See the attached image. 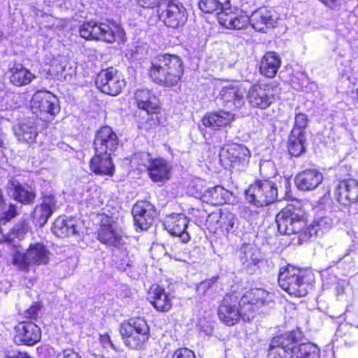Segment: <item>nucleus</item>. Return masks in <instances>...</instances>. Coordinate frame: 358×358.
<instances>
[{
  "label": "nucleus",
  "mask_w": 358,
  "mask_h": 358,
  "mask_svg": "<svg viewBox=\"0 0 358 358\" xmlns=\"http://www.w3.org/2000/svg\"><path fill=\"white\" fill-rule=\"evenodd\" d=\"M236 10V13H222L220 16V24L227 29H241L250 22L256 31H265L268 28L274 27L278 20L277 13L266 8L256 10L250 17L245 12Z\"/></svg>",
  "instance_id": "obj_1"
},
{
  "label": "nucleus",
  "mask_w": 358,
  "mask_h": 358,
  "mask_svg": "<svg viewBox=\"0 0 358 358\" xmlns=\"http://www.w3.org/2000/svg\"><path fill=\"white\" fill-rule=\"evenodd\" d=\"M183 62L176 55L164 54L155 57L149 70L152 80L159 85H176L183 74Z\"/></svg>",
  "instance_id": "obj_2"
},
{
  "label": "nucleus",
  "mask_w": 358,
  "mask_h": 358,
  "mask_svg": "<svg viewBox=\"0 0 358 358\" xmlns=\"http://www.w3.org/2000/svg\"><path fill=\"white\" fill-rule=\"evenodd\" d=\"M314 275L310 271L292 266L281 268L278 275L280 287L289 294L297 297L306 296L313 287Z\"/></svg>",
  "instance_id": "obj_3"
},
{
  "label": "nucleus",
  "mask_w": 358,
  "mask_h": 358,
  "mask_svg": "<svg viewBox=\"0 0 358 358\" xmlns=\"http://www.w3.org/2000/svg\"><path fill=\"white\" fill-rule=\"evenodd\" d=\"M80 35L86 40L103 41L112 43L116 41L124 42L125 32L123 28L116 23L109 22L83 23L79 29Z\"/></svg>",
  "instance_id": "obj_4"
},
{
  "label": "nucleus",
  "mask_w": 358,
  "mask_h": 358,
  "mask_svg": "<svg viewBox=\"0 0 358 358\" xmlns=\"http://www.w3.org/2000/svg\"><path fill=\"white\" fill-rule=\"evenodd\" d=\"M278 231L282 234H301L306 227V221L301 211L292 205L282 208L276 215Z\"/></svg>",
  "instance_id": "obj_5"
},
{
  "label": "nucleus",
  "mask_w": 358,
  "mask_h": 358,
  "mask_svg": "<svg viewBox=\"0 0 358 358\" xmlns=\"http://www.w3.org/2000/svg\"><path fill=\"white\" fill-rule=\"evenodd\" d=\"M278 195L276 184L268 180H259L250 185L245 190L246 200L258 207L273 203L277 199Z\"/></svg>",
  "instance_id": "obj_6"
},
{
  "label": "nucleus",
  "mask_w": 358,
  "mask_h": 358,
  "mask_svg": "<svg viewBox=\"0 0 358 358\" xmlns=\"http://www.w3.org/2000/svg\"><path fill=\"white\" fill-rule=\"evenodd\" d=\"M280 93V88L278 84L272 81L251 87L248 92L247 99L252 106L264 109L275 101Z\"/></svg>",
  "instance_id": "obj_7"
},
{
  "label": "nucleus",
  "mask_w": 358,
  "mask_h": 358,
  "mask_svg": "<svg viewBox=\"0 0 358 358\" xmlns=\"http://www.w3.org/2000/svg\"><path fill=\"white\" fill-rule=\"evenodd\" d=\"M31 110L41 119L48 121L60 110L56 96L48 91H37L30 101Z\"/></svg>",
  "instance_id": "obj_8"
},
{
  "label": "nucleus",
  "mask_w": 358,
  "mask_h": 358,
  "mask_svg": "<svg viewBox=\"0 0 358 358\" xmlns=\"http://www.w3.org/2000/svg\"><path fill=\"white\" fill-rule=\"evenodd\" d=\"M273 301V294L262 288H255L247 291L239 301V306L245 308L244 321L254 318L259 308L268 306Z\"/></svg>",
  "instance_id": "obj_9"
},
{
  "label": "nucleus",
  "mask_w": 358,
  "mask_h": 358,
  "mask_svg": "<svg viewBox=\"0 0 358 358\" xmlns=\"http://www.w3.org/2000/svg\"><path fill=\"white\" fill-rule=\"evenodd\" d=\"M49 255L43 245L36 243L31 245L26 253L17 250L13 255V264L20 270H27L31 265L48 264Z\"/></svg>",
  "instance_id": "obj_10"
},
{
  "label": "nucleus",
  "mask_w": 358,
  "mask_h": 358,
  "mask_svg": "<svg viewBox=\"0 0 358 358\" xmlns=\"http://www.w3.org/2000/svg\"><path fill=\"white\" fill-rule=\"evenodd\" d=\"M160 19L169 27L176 29L182 26L187 19L186 9L181 3L173 0H166L163 6L158 8Z\"/></svg>",
  "instance_id": "obj_11"
},
{
  "label": "nucleus",
  "mask_w": 358,
  "mask_h": 358,
  "mask_svg": "<svg viewBox=\"0 0 358 358\" xmlns=\"http://www.w3.org/2000/svg\"><path fill=\"white\" fill-rule=\"evenodd\" d=\"M97 87L106 94L115 96L125 85L124 80L118 71L113 67L101 70L96 78Z\"/></svg>",
  "instance_id": "obj_12"
},
{
  "label": "nucleus",
  "mask_w": 358,
  "mask_h": 358,
  "mask_svg": "<svg viewBox=\"0 0 358 358\" xmlns=\"http://www.w3.org/2000/svg\"><path fill=\"white\" fill-rule=\"evenodd\" d=\"M220 157L221 160L228 159L234 168L243 170L249 163L250 152L243 145L232 144L222 148Z\"/></svg>",
  "instance_id": "obj_13"
},
{
  "label": "nucleus",
  "mask_w": 358,
  "mask_h": 358,
  "mask_svg": "<svg viewBox=\"0 0 358 358\" xmlns=\"http://www.w3.org/2000/svg\"><path fill=\"white\" fill-rule=\"evenodd\" d=\"M118 145L117 136L110 127H103L96 132L94 140L95 152L111 155Z\"/></svg>",
  "instance_id": "obj_14"
},
{
  "label": "nucleus",
  "mask_w": 358,
  "mask_h": 358,
  "mask_svg": "<svg viewBox=\"0 0 358 358\" xmlns=\"http://www.w3.org/2000/svg\"><path fill=\"white\" fill-rule=\"evenodd\" d=\"M122 238V231L114 218L103 215L98 231V239L103 244L117 246Z\"/></svg>",
  "instance_id": "obj_15"
},
{
  "label": "nucleus",
  "mask_w": 358,
  "mask_h": 358,
  "mask_svg": "<svg viewBox=\"0 0 358 358\" xmlns=\"http://www.w3.org/2000/svg\"><path fill=\"white\" fill-rule=\"evenodd\" d=\"M294 332H287L274 337L271 342L268 358H287L292 355V346L295 343Z\"/></svg>",
  "instance_id": "obj_16"
},
{
  "label": "nucleus",
  "mask_w": 358,
  "mask_h": 358,
  "mask_svg": "<svg viewBox=\"0 0 358 358\" xmlns=\"http://www.w3.org/2000/svg\"><path fill=\"white\" fill-rule=\"evenodd\" d=\"M41 338V329L32 322H20L15 327L14 340L18 345H34L37 343Z\"/></svg>",
  "instance_id": "obj_17"
},
{
  "label": "nucleus",
  "mask_w": 358,
  "mask_h": 358,
  "mask_svg": "<svg viewBox=\"0 0 358 358\" xmlns=\"http://www.w3.org/2000/svg\"><path fill=\"white\" fill-rule=\"evenodd\" d=\"M132 215L135 227L141 230H146L153 222L156 210L150 202L141 201L133 206Z\"/></svg>",
  "instance_id": "obj_18"
},
{
  "label": "nucleus",
  "mask_w": 358,
  "mask_h": 358,
  "mask_svg": "<svg viewBox=\"0 0 358 358\" xmlns=\"http://www.w3.org/2000/svg\"><path fill=\"white\" fill-rule=\"evenodd\" d=\"M245 308H242L239 305L237 306L232 301L230 296H226L222 301L218 308L219 319L229 326L236 324L241 318L244 321Z\"/></svg>",
  "instance_id": "obj_19"
},
{
  "label": "nucleus",
  "mask_w": 358,
  "mask_h": 358,
  "mask_svg": "<svg viewBox=\"0 0 358 358\" xmlns=\"http://www.w3.org/2000/svg\"><path fill=\"white\" fill-rule=\"evenodd\" d=\"M189 223L188 218L183 214L167 215L164 220L165 229L173 236L180 238L183 243H187L190 236L185 231Z\"/></svg>",
  "instance_id": "obj_20"
},
{
  "label": "nucleus",
  "mask_w": 358,
  "mask_h": 358,
  "mask_svg": "<svg viewBox=\"0 0 358 358\" xmlns=\"http://www.w3.org/2000/svg\"><path fill=\"white\" fill-rule=\"evenodd\" d=\"M238 258L243 269L248 273H252L257 268L262 259L259 248L253 244H243L238 252Z\"/></svg>",
  "instance_id": "obj_21"
},
{
  "label": "nucleus",
  "mask_w": 358,
  "mask_h": 358,
  "mask_svg": "<svg viewBox=\"0 0 358 358\" xmlns=\"http://www.w3.org/2000/svg\"><path fill=\"white\" fill-rule=\"evenodd\" d=\"M335 196L341 204H358V182L354 179L341 181L336 187Z\"/></svg>",
  "instance_id": "obj_22"
},
{
  "label": "nucleus",
  "mask_w": 358,
  "mask_h": 358,
  "mask_svg": "<svg viewBox=\"0 0 358 358\" xmlns=\"http://www.w3.org/2000/svg\"><path fill=\"white\" fill-rule=\"evenodd\" d=\"M57 200L52 194L45 195L41 205L36 206L32 214L36 224L43 227L57 209Z\"/></svg>",
  "instance_id": "obj_23"
},
{
  "label": "nucleus",
  "mask_w": 358,
  "mask_h": 358,
  "mask_svg": "<svg viewBox=\"0 0 358 358\" xmlns=\"http://www.w3.org/2000/svg\"><path fill=\"white\" fill-rule=\"evenodd\" d=\"M234 119V115L231 112L219 110L206 113L202 118V125L206 128L216 130L229 125Z\"/></svg>",
  "instance_id": "obj_24"
},
{
  "label": "nucleus",
  "mask_w": 358,
  "mask_h": 358,
  "mask_svg": "<svg viewBox=\"0 0 358 358\" xmlns=\"http://www.w3.org/2000/svg\"><path fill=\"white\" fill-rule=\"evenodd\" d=\"M90 170L96 175L112 176L115 166L110 155L95 152L90 162Z\"/></svg>",
  "instance_id": "obj_25"
},
{
  "label": "nucleus",
  "mask_w": 358,
  "mask_h": 358,
  "mask_svg": "<svg viewBox=\"0 0 358 358\" xmlns=\"http://www.w3.org/2000/svg\"><path fill=\"white\" fill-rule=\"evenodd\" d=\"M323 180V175L316 169H307L299 173L295 178L296 187L303 191L315 189Z\"/></svg>",
  "instance_id": "obj_26"
},
{
  "label": "nucleus",
  "mask_w": 358,
  "mask_h": 358,
  "mask_svg": "<svg viewBox=\"0 0 358 358\" xmlns=\"http://www.w3.org/2000/svg\"><path fill=\"white\" fill-rule=\"evenodd\" d=\"M148 299L154 308L159 311H169L172 306L170 296L163 288L157 285L152 287L148 293Z\"/></svg>",
  "instance_id": "obj_27"
},
{
  "label": "nucleus",
  "mask_w": 358,
  "mask_h": 358,
  "mask_svg": "<svg viewBox=\"0 0 358 358\" xmlns=\"http://www.w3.org/2000/svg\"><path fill=\"white\" fill-rule=\"evenodd\" d=\"M245 91L238 87H224L220 92L221 99L226 107L241 108L244 104Z\"/></svg>",
  "instance_id": "obj_28"
},
{
  "label": "nucleus",
  "mask_w": 358,
  "mask_h": 358,
  "mask_svg": "<svg viewBox=\"0 0 358 358\" xmlns=\"http://www.w3.org/2000/svg\"><path fill=\"white\" fill-rule=\"evenodd\" d=\"M15 134L20 141L31 144L38 136V129L34 120L27 119L22 121L15 128Z\"/></svg>",
  "instance_id": "obj_29"
},
{
  "label": "nucleus",
  "mask_w": 358,
  "mask_h": 358,
  "mask_svg": "<svg viewBox=\"0 0 358 358\" xmlns=\"http://www.w3.org/2000/svg\"><path fill=\"white\" fill-rule=\"evenodd\" d=\"M171 170V165L165 159L156 158L148 171L153 182H164L170 178Z\"/></svg>",
  "instance_id": "obj_30"
},
{
  "label": "nucleus",
  "mask_w": 358,
  "mask_h": 358,
  "mask_svg": "<svg viewBox=\"0 0 358 358\" xmlns=\"http://www.w3.org/2000/svg\"><path fill=\"white\" fill-rule=\"evenodd\" d=\"M10 81L16 87L29 85L36 78V75L22 64H15L10 69Z\"/></svg>",
  "instance_id": "obj_31"
},
{
  "label": "nucleus",
  "mask_w": 358,
  "mask_h": 358,
  "mask_svg": "<svg viewBox=\"0 0 358 358\" xmlns=\"http://www.w3.org/2000/svg\"><path fill=\"white\" fill-rule=\"evenodd\" d=\"M8 193L15 200L22 203H30L35 199L34 193L31 190L29 187H23L15 179H11L8 183Z\"/></svg>",
  "instance_id": "obj_32"
},
{
  "label": "nucleus",
  "mask_w": 358,
  "mask_h": 358,
  "mask_svg": "<svg viewBox=\"0 0 358 358\" xmlns=\"http://www.w3.org/2000/svg\"><path fill=\"white\" fill-rule=\"evenodd\" d=\"M335 217L332 215L317 217L314 219L310 227L305 231V236L308 233L309 237L315 236H321L329 231L334 225Z\"/></svg>",
  "instance_id": "obj_33"
},
{
  "label": "nucleus",
  "mask_w": 358,
  "mask_h": 358,
  "mask_svg": "<svg viewBox=\"0 0 358 358\" xmlns=\"http://www.w3.org/2000/svg\"><path fill=\"white\" fill-rule=\"evenodd\" d=\"M281 65V59L275 52H266L262 59L260 72L268 78H273Z\"/></svg>",
  "instance_id": "obj_34"
},
{
  "label": "nucleus",
  "mask_w": 358,
  "mask_h": 358,
  "mask_svg": "<svg viewBox=\"0 0 358 358\" xmlns=\"http://www.w3.org/2000/svg\"><path fill=\"white\" fill-rule=\"evenodd\" d=\"M134 99L137 107L148 113H155L158 108L157 97L152 95L148 90H138L135 93Z\"/></svg>",
  "instance_id": "obj_35"
},
{
  "label": "nucleus",
  "mask_w": 358,
  "mask_h": 358,
  "mask_svg": "<svg viewBox=\"0 0 358 358\" xmlns=\"http://www.w3.org/2000/svg\"><path fill=\"white\" fill-rule=\"evenodd\" d=\"M199 7L203 13L217 12L219 22L222 13H236L231 11L229 0H199Z\"/></svg>",
  "instance_id": "obj_36"
},
{
  "label": "nucleus",
  "mask_w": 358,
  "mask_h": 358,
  "mask_svg": "<svg viewBox=\"0 0 358 358\" xmlns=\"http://www.w3.org/2000/svg\"><path fill=\"white\" fill-rule=\"evenodd\" d=\"M229 192L221 186H215L204 190L203 201L213 206L225 203L229 199Z\"/></svg>",
  "instance_id": "obj_37"
},
{
  "label": "nucleus",
  "mask_w": 358,
  "mask_h": 358,
  "mask_svg": "<svg viewBox=\"0 0 358 358\" xmlns=\"http://www.w3.org/2000/svg\"><path fill=\"white\" fill-rule=\"evenodd\" d=\"M290 358H320V348L313 343H301L292 346Z\"/></svg>",
  "instance_id": "obj_38"
},
{
  "label": "nucleus",
  "mask_w": 358,
  "mask_h": 358,
  "mask_svg": "<svg viewBox=\"0 0 358 358\" xmlns=\"http://www.w3.org/2000/svg\"><path fill=\"white\" fill-rule=\"evenodd\" d=\"M73 218L59 217L55 220L52 227L53 233L57 236H68L77 232V227Z\"/></svg>",
  "instance_id": "obj_39"
},
{
  "label": "nucleus",
  "mask_w": 358,
  "mask_h": 358,
  "mask_svg": "<svg viewBox=\"0 0 358 358\" xmlns=\"http://www.w3.org/2000/svg\"><path fill=\"white\" fill-rule=\"evenodd\" d=\"M142 331L137 333L130 332L127 334L120 333L123 342L126 346L132 350H141L143 348L146 342L148 341L150 334Z\"/></svg>",
  "instance_id": "obj_40"
},
{
  "label": "nucleus",
  "mask_w": 358,
  "mask_h": 358,
  "mask_svg": "<svg viewBox=\"0 0 358 358\" xmlns=\"http://www.w3.org/2000/svg\"><path fill=\"white\" fill-rule=\"evenodd\" d=\"M306 134L290 132L288 140V150L290 155L294 157L300 156L305 151Z\"/></svg>",
  "instance_id": "obj_41"
},
{
  "label": "nucleus",
  "mask_w": 358,
  "mask_h": 358,
  "mask_svg": "<svg viewBox=\"0 0 358 358\" xmlns=\"http://www.w3.org/2000/svg\"><path fill=\"white\" fill-rule=\"evenodd\" d=\"M141 329L143 330V332L150 334V328L147 322L141 317H136L123 322L120 326V332L125 334L130 332L138 334L142 331Z\"/></svg>",
  "instance_id": "obj_42"
},
{
  "label": "nucleus",
  "mask_w": 358,
  "mask_h": 358,
  "mask_svg": "<svg viewBox=\"0 0 358 358\" xmlns=\"http://www.w3.org/2000/svg\"><path fill=\"white\" fill-rule=\"evenodd\" d=\"M211 218H218L220 220L217 221L220 222V226L225 229L227 232L232 231L236 228L237 219L234 214L226 211L214 213L210 215Z\"/></svg>",
  "instance_id": "obj_43"
},
{
  "label": "nucleus",
  "mask_w": 358,
  "mask_h": 358,
  "mask_svg": "<svg viewBox=\"0 0 358 358\" xmlns=\"http://www.w3.org/2000/svg\"><path fill=\"white\" fill-rule=\"evenodd\" d=\"M205 182L204 180L196 178L192 180L187 187V194L190 196H194L196 198H199L203 201V187H204Z\"/></svg>",
  "instance_id": "obj_44"
},
{
  "label": "nucleus",
  "mask_w": 358,
  "mask_h": 358,
  "mask_svg": "<svg viewBox=\"0 0 358 358\" xmlns=\"http://www.w3.org/2000/svg\"><path fill=\"white\" fill-rule=\"evenodd\" d=\"M308 115L305 113H298L295 115L294 124L292 129V131L295 133L306 134V129L308 124Z\"/></svg>",
  "instance_id": "obj_45"
},
{
  "label": "nucleus",
  "mask_w": 358,
  "mask_h": 358,
  "mask_svg": "<svg viewBox=\"0 0 358 358\" xmlns=\"http://www.w3.org/2000/svg\"><path fill=\"white\" fill-rule=\"evenodd\" d=\"M135 159L138 161L139 165H141L147 169L149 168L152 164L155 159H152L149 153L147 152H141L138 153L136 155Z\"/></svg>",
  "instance_id": "obj_46"
},
{
  "label": "nucleus",
  "mask_w": 358,
  "mask_h": 358,
  "mask_svg": "<svg viewBox=\"0 0 358 358\" xmlns=\"http://www.w3.org/2000/svg\"><path fill=\"white\" fill-rule=\"evenodd\" d=\"M166 0H136L137 4L143 8H159Z\"/></svg>",
  "instance_id": "obj_47"
},
{
  "label": "nucleus",
  "mask_w": 358,
  "mask_h": 358,
  "mask_svg": "<svg viewBox=\"0 0 358 358\" xmlns=\"http://www.w3.org/2000/svg\"><path fill=\"white\" fill-rule=\"evenodd\" d=\"M17 215V211L15 206L13 204H10L8 209L0 215V225L4 224L7 222Z\"/></svg>",
  "instance_id": "obj_48"
},
{
  "label": "nucleus",
  "mask_w": 358,
  "mask_h": 358,
  "mask_svg": "<svg viewBox=\"0 0 358 358\" xmlns=\"http://www.w3.org/2000/svg\"><path fill=\"white\" fill-rule=\"evenodd\" d=\"M171 358H196L193 351L188 348H180L176 350Z\"/></svg>",
  "instance_id": "obj_49"
},
{
  "label": "nucleus",
  "mask_w": 358,
  "mask_h": 358,
  "mask_svg": "<svg viewBox=\"0 0 358 358\" xmlns=\"http://www.w3.org/2000/svg\"><path fill=\"white\" fill-rule=\"evenodd\" d=\"M216 280L215 278L204 280L201 282L197 287V292L201 294H205L206 290L209 289Z\"/></svg>",
  "instance_id": "obj_50"
},
{
  "label": "nucleus",
  "mask_w": 358,
  "mask_h": 358,
  "mask_svg": "<svg viewBox=\"0 0 358 358\" xmlns=\"http://www.w3.org/2000/svg\"><path fill=\"white\" fill-rule=\"evenodd\" d=\"M99 342L103 346V348L106 349L107 350L109 349H115V346L113 344L110 336L107 334L100 335Z\"/></svg>",
  "instance_id": "obj_51"
},
{
  "label": "nucleus",
  "mask_w": 358,
  "mask_h": 358,
  "mask_svg": "<svg viewBox=\"0 0 358 358\" xmlns=\"http://www.w3.org/2000/svg\"><path fill=\"white\" fill-rule=\"evenodd\" d=\"M122 258L119 262V268L121 270H126L127 267L131 265L132 261L126 252H122Z\"/></svg>",
  "instance_id": "obj_52"
},
{
  "label": "nucleus",
  "mask_w": 358,
  "mask_h": 358,
  "mask_svg": "<svg viewBox=\"0 0 358 358\" xmlns=\"http://www.w3.org/2000/svg\"><path fill=\"white\" fill-rule=\"evenodd\" d=\"M41 307L39 303H34L29 309H27V316L30 318H36L38 315V313L41 312Z\"/></svg>",
  "instance_id": "obj_53"
},
{
  "label": "nucleus",
  "mask_w": 358,
  "mask_h": 358,
  "mask_svg": "<svg viewBox=\"0 0 358 358\" xmlns=\"http://www.w3.org/2000/svg\"><path fill=\"white\" fill-rule=\"evenodd\" d=\"M57 358H81L78 353L71 349H66L59 353Z\"/></svg>",
  "instance_id": "obj_54"
},
{
  "label": "nucleus",
  "mask_w": 358,
  "mask_h": 358,
  "mask_svg": "<svg viewBox=\"0 0 358 358\" xmlns=\"http://www.w3.org/2000/svg\"><path fill=\"white\" fill-rule=\"evenodd\" d=\"M322 3L331 9H336L341 5L342 0H319Z\"/></svg>",
  "instance_id": "obj_55"
},
{
  "label": "nucleus",
  "mask_w": 358,
  "mask_h": 358,
  "mask_svg": "<svg viewBox=\"0 0 358 358\" xmlns=\"http://www.w3.org/2000/svg\"><path fill=\"white\" fill-rule=\"evenodd\" d=\"M349 21L350 23L355 24L358 23V5L354 8L349 15Z\"/></svg>",
  "instance_id": "obj_56"
},
{
  "label": "nucleus",
  "mask_w": 358,
  "mask_h": 358,
  "mask_svg": "<svg viewBox=\"0 0 358 358\" xmlns=\"http://www.w3.org/2000/svg\"><path fill=\"white\" fill-rule=\"evenodd\" d=\"M206 334L210 335L213 333V329L210 327H208L206 329L203 330Z\"/></svg>",
  "instance_id": "obj_57"
},
{
  "label": "nucleus",
  "mask_w": 358,
  "mask_h": 358,
  "mask_svg": "<svg viewBox=\"0 0 358 358\" xmlns=\"http://www.w3.org/2000/svg\"><path fill=\"white\" fill-rule=\"evenodd\" d=\"M2 200H3L2 192H1V191L0 190V203L2 202Z\"/></svg>",
  "instance_id": "obj_58"
}]
</instances>
